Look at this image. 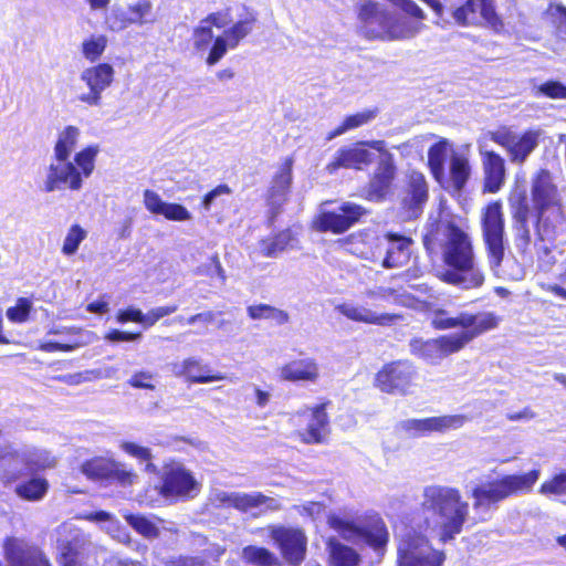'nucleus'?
<instances>
[{
  "mask_svg": "<svg viewBox=\"0 0 566 566\" xmlns=\"http://www.w3.org/2000/svg\"><path fill=\"white\" fill-rule=\"evenodd\" d=\"M421 507L426 522L443 543L460 534L469 515V503L458 489L429 485L423 489Z\"/></svg>",
  "mask_w": 566,
  "mask_h": 566,
  "instance_id": "1",
  "label": "nucleus"
},
{
  "mask_svg": "<svg viewBox=\"0 0 566 566\" xmlns=\"http://www.w3.org/2000/svg\"><path fill=\"white\" fill-rule=\"evenodd\" d=\"M442 244L446 269L438 276L441 281L464 290L481 287L484 274L479 268L470 237L453 223H448Z\"/></svg>",
  "mask_w": 566,
  "mask_h": 566,
  "instance_id": "2",
  "label": "nucleus"
},
{
  "mask_svg": "<svg viewBox=\"0 0 566 566\" xmlns=\"http://www.w3.org/2000/svg\"><path fill=\"white\" fill-rule=\"evenodd\" d=\"M97 154V146H88L76 153L72 160L52 157L51 163L45 168L42 190L46 193L65 189L81 190L83 180L94 171Z\"/></svg>",
  "mask_w": 566,
  "mask_h": 566,
  "instance_id": "3",
  "label": "nucleus"
},
{
  "mask_svg": "<svg viewBox=\"0 0 566 566\" xmlns=\"http://www.w3.org/2000/svg\"><path fill=\"white\" fill-rule=\"evenodd\" d=\"M359 19L363 22L360 31L368 39H410L422 29L421 22L392 15L369 0L361 6Z\"/></svg>",
  "mask_w": 566,
  "mask_h": 566,
  "instance_id": "4",
  "label": "nucleus"
},
{
  "mask_svg": "<svg viewBox=\"0 0 566 566\" xmlns=\"http://www.w3.org/2000/svg\"><path fill=\"white\" fill-rule=\"evenodd\" d=\"M501 318L492 312H481L472 314L469 312H460L455 316H450L446 310H437L433 313L431 324L436 329L444 331L460 327L459 333L443 335V337L462 338L461 350L473 339L480 335L495 329Z\"/></svg>",
  "mask_w": 566,
  "mask_h": 566,
  "instance_id": "5",
  "label": "nucleus"
},
{
  "mask_svg": "<svg viewBox=\"0 0 566 566\" xmlns=\"http://www.w3.org/2000/svg\"><path fill=\"white\" fill-rule=\"evenodd\" d=\"M482 237L490 270L497 276L504 274L502 263L506 256L504 217L500 202L490 203L482 216Z\"/></svg>",
  "mask_w": 566,
  "mask_h": 566,
  "instance_id": "6",
  "label": "nucleus"
},
{
  "mask_svg": "<svg viewBox=\"0 0 566 566\" xmlns=\"http://www.w3.org/2000/svg\"><path fill=\"white\" fill-rule=\"evenodd\" d=\"M446 555L411 527L397 534V566H442Z\"/></svg>",
  "mask_w": 566,
  "mask_h": 566,
  "instance_id": "7",
  "label": "nucleus"
},
{
  "mask_svg": "<svg viewBox=\"0 0 566 566\" xmlns=\"http://www.w3.org/2000/svg\"><path fill=\"white\" fill-rule=\"evenodd\" d=\"M539 475V470H532L522 475H505L500 480L480 484L472 491L474 507L490 506L518 492H528Z\"/></svg>",
  "mask_w": 566,
  "mask_h": 566,
  "instance_id": "8",
  "label": "nucleus"
},
{
  "mask_svg": "<svg viewBox=\"0 0 566 566\" xmlns=\"http://www.w3.org/2000/svg\"><path fill=\"white\" fill-rule=\"evenodd\" d=\"M542 134L541 129H528L520 134L506 126L489 132L490 139L505 149L514 165H523L526 161L539 145Z\"/></svg>",
  "mask_w": 566,
  "mask_h": 566,
  "instance_id": "9",
  "label": "nucleus"
},
{
  "mask_svg": "<svg viewBox=\"0 0 566 566\" xmlns=\"http://www.w3.org/2000/svg\"><path fill=\"white\" fill-rule=\"evenodd\" d=\"M254 533L260 537L271 538L289 564L297 566L304 560L307 538L300 528L269 525L258 528Z\"/></svg>",
  "mask_w": 566,
  "mask_h": 566,
  "instance_id": "10",
  "label": "nucleus"
},
{
  "mask_svg": "<svg viewBox=\"0 0 566 566\" xmlns=\"http://www.w3.org/2000/svg\"><path fill=\"white\" fill-rule=\"evenodd\" d=\"M211 503L217 507H233L241 512L260 510V512L277 511L281 503L275 497L266 496L260 492H228L223 490H214L210 495Z\"/></svg>",
  "mask_w": 566,
  "mask_h": 566,
  "instance_id": "11",
  "label": "nucleus"
},
{
  "mask_svg": "<svg viewBox=\"0 0 566 566\" xmlns=\"http://www.w3.org/2000/svg\"><path fill=\"white\" fill-rule=\"evenodd\" d=\"M354 223V203L326 200L319 203L312 221L318 232L343 233Z\"/></svg>",
  "mask_w": 566,
  "mask_h": 566,
  "instance_id": "12",
  "label": "nucleus"
},
{
  "mask_svg": "<svg viewBox=\"0 0 566 566\" xmlns=\"http://www.w3.org/2000/svg\"><path fill=\"white\" fill-rule=\"evenodd\" d=\"M114 69L108 63H101L84 69L80 78L87 86L88 91L80 94L77 99L92 107L102 105V94L114 81Z\"/></svg>",
  "mask_w": 566,
  "mask_h": 566,
  "instance_id": "13",
  "label": "nucleus"
},
{
  "mask_svg": "<svg viewBox=\"0 0 566 566\" xmlns=\"http://www.w3.org/2000/svg\"><path fill=\"white\" fill-rule=\"evenodd\" d=\"M429 198V186L423 174L412 170L407 175L400 199V209L406 220L418 219Z\"/></svg>",
  "mask_w": 566,
  "mask_h": 566,
  "instance_id": "14",
  "label": "nucleus"
},
{
  "mask_svg": "<svg viewBox=\"0 0 566 566\" xmlns=\"http://www.w3.org/2000/svg\"><path fill=\"white\" fill-rule=\"evenodd\" d=\"M416 376L415 367L407 361H396L385 366L376 376V386L391 395H409Z\"/></svg>",
  "mask_w": 566,
  "mask_h": 566,
  "instance_id": "15",
  "label": "nucleus"
},
{
  "mask_svg": "<svg viewBox=\"0 0 566 566\" xmlns=\"http://www.w3.org/2000/svg\"><path fill=\"white\" fill-rule=\"evenodd\" d=\"M453 18L460 25H489L495 31L502 27L493 0H468L453 11Z\"/></svg>",
  "mask_w": 566,
  "mask_h": 566,
  "instance_id": "16",
  "label": "nucleus"
},
{
  "mask_svg": "<svg viewBox=\"0 0 566 566\" xmlns=\"http://www.w3.org/2000/svg\"><path fill=\"white\" fill-rule=\"evenodd\" d=\"M254 22V17L240 20L226 29L222 34L217 35L206 57V64L208 66L218 64L224 57L228 50L235 49L252 32Z\"/></svg>",
  "mask_w": 566,
  "mask_h": 566,
  "instance_id": "17",
  "label": "nucleus"
},
{
  "mask_svg": "<svg viewBox=\"0 0 566 566\" xmlns=\"http://www.w3.org/2000/svg\"><path fill=\"white\" fill-rule=\"evenodd\" d=\"M199 492V483L181 463L166 465L163 475L164 496L192 497Z\"/></svg>",
  "mask_w": 566,
  "mask_h": 566,
  "instance_id": "18",
  "label": "nucleus"
},
{
  "mask_svg": "<svg viewBox=\"0 0 566 566\" xmlns=\"http://www.w3.org/2000/svg\"><path fill=\"white\" fill-rule=\"evenodd\" d=\"M462 338L443 337L432 339H412L409 344L412 355L426 360L429 364L437 365L444 357L461 350Z\"/></svg>",
  "mask_w": 566,
  "mask_h": 566,
  "instance_id": "19",
  "label": "nucleus"
},
{
  "mask_svg": "<svg viewBox=\"0 0 566 566\" xmlns=\"http://www.w3.org/2000/svg\"><path fill=\"white\" fill-rule=\"evenodd\" d=\"M293 158L286 157L271 179L266 201L273 216L277 214L289 200L293 184Z\"/></svg>",
  "mask_w": 566,
  "mask_h": 566,
  "instance_id": "20",
  "label": "nucleus"
},
{
  "mask_svg": "<svg viewBox=\"0 0 566 566\" xmlns=\"http://www.w3.org/2000/svg\"><path fill=\"white\" fill-rule=\"evenodd\" d=\"M396 176L392 154H385L382 161L377 165L368 185L361 189L360 196L369 201H381L390 190Z\"/></svg>",
  "mask_w": 566,
  "mask_h": 566,
  "instance_id": "21",
  "label": "nucleus"
},
{
  "mask_svg": "<svg viewBox=\"0 0 566 566\" xmlns=\"http://www.w3.org/2000/svg\"><path fill=\"white\" fill-rule=\"evenodd\" d=\"M3 548L9 566H50L43 553L24 539L7 538Z\"/></svg>",
  "mask_w": 566,
  "mask_h": 566,
  "instance_id": "22",
  "label": "nucleus"
},
{
  "mask_svg": "<svg viewBox=\"0 0 566 566\" xmlns=\"http://www.w3.org/2000/svg\"><path fill=\"white\" fill-rule=\"evenodd\" d=\"M359 542L388 544L389 532L379 513L368 510L356 515V544Z\"/></svg>",
  "mask_w": 566,
  "mask_h": 566,
  "instance_id": "23",
  "label": "nucleus"
},
{
  "mask_svg": "<svg viewBox=\"0 0 566 566\" xmlns=\"http://www.w3.org/2000/svg\"><path fill=\"white\" fill-rule=\"evenodd\" d=\"M479 153L481 155L484 174V190L490 193H495L505 182V160L500 154L485 149L482 144L479 145Z\"/></svg>",
  "mask_w": 566,
  "mask_h": 566,
  "instance_id": "24",
  "label": "nucleus"
},
{
  "mask_svg": "<svg viewBox=\"0 0 566 566\" xmlns=\"http://www.w3.org/2000/svg\"><path fill=\"white\" fill-rule=\"evenodd\" d=\"M531 195L534 210L560 205L557 187L548 170L543 169L535 175L532 180Z\"/></svg>",
  "mask_w": 566,
  "mask_h": 566,
  "instance_id": "25",
  "label": "nucleus"
},
{
  "mask_svg": "<svg viewBox=\"0 0 566 566\" xmlns=\"http://www.w3.org/2000/svg\"><path fill=\"white\" fill-rule=\"evenodd\" d=\"M532 209L524 196L512 202L514 240L517 250L525 252L531 244L530 217Z\"/></svg>",
  "mask_w": 566,
  "mask_h": 566,
  "instance_id": "26",
  "label": "nucleus"
},
{
  "mask_svg": "<svg viewBox=\"0 0 566 566\" xmlns=\"http://www.w3.org/2000/svg\"><path fill=\"white\" fill-rule=\"evenodd\" d=\"M564 221L562 205L535 210L536 235L541 241L554 240Z\"/></svg>",
  "mask_w": 566,
  "mask_h": 566,
  "instance_id": "27",
  "label": "nucleus"
},
{
  "mask_svg": "<svg viewBox=\"0 0 566 566\" xmlns=\"http://www.w3.org/2000/svg\"><path fill=\"white\" fill-rule=\"evenodd\" d=\"M300 417L308 421L307 428L303 436V441L306 443H318L327 433L328 420L325 412V405L316 406L315 408H307L302 411Z\"/></svg>",
  "mask_w": 566,
  "mask_h": 566,
  "instance_id": "28",
  "label": "nucleus"
},
{
  "mask_svg": "<svg viewBox=\"0 0 566 566\" xmlns=\"http://www.w3.org/2000/svg\"><path fill=\"white\" fill-rule=\"evenodd\" d=\"M172 371L176 376H186L189 381L196 384H208L226 379L223 374L209 375V367L201 365L200 360L193 357L174 364Z\"/></svg>",
  "mask_w": 566,
  "mask_h": 566,
  "instance_id": "29",
  "label": "nucleus"
},
{
  "mask_svg": "<svg viewBox=\"0 0 566 566\" xmlns=\"http://www.w3.org/2000/svg\"><path fill=\"white\" fill-rule=\"evenodd\" d=\"M318 375V365L313 358L292 360L280 369V377L286 381H315Z\"/></svg>",
  "mask_w": 566,
  "mask_h": 566,
  "instance_id": "30",
  "label": "nucleus"
},
{
  "mask_svg": "<svg viewBox=\"0 0 566 566\" xmlns=\"http://www.w3.org/2000/svg\"><path fill=\"white\" fill-rule=\"evenodd\" d=\"M387 239L389 247L387 248L386 256L382 259L381 264L387 269L399 268L408 261V249L411 244V239L392 233H388Z\"/></svg>",
  "mask_w": 566,
  "mask_h": 566,
  "instance_id": "31",
  "label": "nucleus"
},
{
  "mask_svg": "<svg viewBox=\"0 0 566 566\" xmlns=\"http://www.w3.org/2000/svg\"><path fill=\"white\" fill-rule=\"evenodd\" d=\"M468 418L463 415H444L439 417H429L421 419L422 436L433 432L444 433L449 430L460 429Z\"/></svg>",
  "mask_w": 566,
  "mask_h": 566,
  "instance_id": "32",
  "label": "nucleus"
},
{
  "mask_svg": "<svg viewBox=\"0 0 566 566\" xmlns=\"http://www.w3.org/2000/svg\"><path fill=\"white\" fill-rule=\"evenodd\" d=\"M49 482L42 476H32L27 481H19L14 485V493L18 497L29 502H39L44 499L49 491Z\"/></svg>",
  "mask_w": 566,
  "mask_h": 566,
  "instance_id": "33",
  "label": "nucleus"
},
{
  "mask_svg": "<svg viewBox=\"0 0 566 566\" xmlns=\"http://www.w3.org/2000/svg\"><path fill=\"white\" fill-rule=\"evenodd\" d=\"M385 154L390 153L385 148L384 140L356 142V169H361L374 161L379 165Z\"/></svg>",
  "mask_w": 566,
  "mask_h": 566,
  "instance_id": "34",
  "label": "nucleus"
},
{
  "mask_svg": "<svg viewBox=\"0 0 566 566\" xmlns=\"http://www.w3.org/2000/svg\"><path fill=\"white\" fill-rule=\"evenodd\" d=\"M129 24H155L159 20L158 11L154 8V0H136L127 7Z\"/></svg>",
  "mask_w": 566,
  "mask_h": 566,
  "instance_id": "35",
  "label": "nucleus"
},
{
  "mask_svg": "<svg viewBox=\"0 0 566 566\" xmlns=\"http://www.w3.org/2000/svg\"><path fill=\"white\" fill-rule=\"evenodd\" d=\"M388 544L359 542L356 544V566H376L381 563Z\"/></svg>",
  "mask_w": 566,
  "mask_h": 566,
  "instance_id": "36",
  "label": "nucleus"
},
{
  "mask_svg": "<svg viewBox=\"0 0 566 566\" xmlns=\"http://www.w3.org/2000/svg\"><path fill=\"white\" fill-rule=\"evenodd\" d=\"M81 130L78 127L69 125L64 127L56 137L53 148V157L56 159H70L72 151L75 149Z\"/></svg>",
  "mask_w": 566,
  "mask_h": 566,
  "instance_id": "37",
  "label": "nucleus"
},
{
  "mask_svg": "<svg viewBox=\"0 0 566 566\" xmlns=\"http://www.w3.org/2000/svg\"><path fill=\"white\" fill-rule=\"evenodd\" d=\"M295 241L290 230H284L273 238L263 239L259 243L260 252L266 258H276L280 253L287 248H293Z\"/></svg>",
  "mask_w": 566,
  "mask_h": 566,
  "instance_id": "38",
  "label": "nucleus"
},
{
  "mask_svg": "<svg viewBox=\"0 0 566 566\" xmlns=\"http://www.w3.org/2000/svg\"><path fill=\"white\" fill-rule=\"evenodd\" d=\"M214 39L212 29L200 22L191 33V44L195 53L206 60Z\"/></svg>",
  "mask_w": 566,
  "mask_h": 566,
  "instance_id": "39",
  "label": "nucleus"
},
{
  "mask_svg": "<svg viewBox=\"0 0 566 566\" xmlns=\"http://www.w3.org/2000/svg\"><path fill=\"white\" fill-rule=\"evenodd\" d=\"M113 469L114 460L97 457L85 461L81 472L91 480H101L111 478Z\"/></svg>",
  "mask_w": 566,
  "mask_h": 566,
  "instance_id": "40",
  "label": "nucleus"
},
{
  "mask_svg": "<svg viewBox=\"0 0 566 566\" xmlns=\"http://www.w3.org/2000/svg\"><path fill=\"white\" fill-rule=\"evenodd\" d=\"M470 165L467 157L453 154L450 160V178L455 191H461L470 176Z\"/></svg>",
  "mask_w": 566,
  "mask_h": 566,
  "instance_id": "41",
  "label": "nucleus"
},
{
  "mask_svg": "<svg viewBox=\"0 0 566 566\" xmlns=\"http://www.w3.org/2000/svg\"><path fill=\"white\" fill-rule=\"evenodd\" d=\"M242 558L256 566H277L279 558L269 549L254 545H249L242 551Z\"/></svg>",
  "mask_w": 566,
  "mask_h": 566,
  "instance_id": "42",
  "label": "nucleus"
},
{
  "mask_svg": "<svg viewBox=\"0 0 566 566\" xmlns=\"http://www.w3.org/2000/svg\"><path fill=\"white\" fill-rule=\"evenodd\" d=\"M119 448L129 457L145 463L146 472L157 473V467L151 462L154 457L149 448L130 441H122Z\"/></svg>",
  "mask_w": 566,
  "mask_h": 566,
  "instance_id": "43",
  "label": "nucleus"
},
{
  "mask_svg": "<svg viewBox=\"0 0 566 566\" xmlns=\"http://www.w3.org/2000/svg\"><path fill=\"white\" fill-rule=\"evenodd\" d=\"M447 159V142L432 145L428 151V163L433 177L440 181L444 176V163Z\"/></svg>",
  "mask_w": 566,
  "mask_h": 566,
  "instance_id": "44",
  "label": "nucleus"
},
{
  "mask_svg": "<svg viewBox=\"0 0 566 566\" xmlns=\"http://www.w3.org/2000/svg\"><path fill=\"white\" fill-rule=\"evenodd\" d=\"M124 517L145 538L154 539L159 536V528L150 518L139 514H126Z\"/></svg>",
  "mask_w": 566,
  "mask_h": 566,
  "instance_id": "45",
  "label": "nucleus"
},
{
  "mask_svg": "<svg viewBox=\"0 0 566 566\" xmlns=\"http://www.w3.org/2000/svg\"><path fill=\"white\" fill-rule=\"evenodd\" d=\"M86 237L87 232L80 224L71 226L63 241L62 253L67 256L75 254Z\"/></svg>",
  "mask_w": 566,
  "mask_h": 566,
  "instance_id": "46",
  "label": "nucleus"
},
{
  "mask_svg": "<svg viewBox=\"0 0 566 566\" xmlns=\"http://www.w3.org/2000/svg\"><path fill=\"white\" fill-rule=\"evenodd\" d=\"M114 369L108 367L105 370L95 369V370H86L84 373H76L71 375L60 376L57 379L67 384V385H78L83 381H91L99 378H109L114 374Z\"/></svg>",
  "mask_w": 566,
  "mask_h": 566,
  "instance_id": "47",
  "label": "nucleus"
},
{
  "mask_svg": "<svg viewBox=\"0 0 566 566\" xmlns=\"http://www.w3.org/2000/svg\"><path fill=\"white\" fill-rule=\"evenodd\" d=\"M107 45L105 35L91 36L82 43V53L91 62H95L103 54Z\"/></svg>",
  "mask_w": 566,
  "mask_h": 566,
  "instance_id": "48",
  "label": "nucleus"
},
{
  "mask_svg": "<svg viewBox=\"0 0 566 566\" xmlns=\"http://www.w3.org/2000/svg\"><path fill=\"white\" fill-rule=\"evenodd\" d=\"M329 551L333 566H354V551L352 548L331 541Z\"/></svg>",
  "mask_w": 566,
  "mask_h": 566,
  "instance_id": "49",
  "label": "nucleus"
},
{
  "mask_svg": "<svg viewBox=\"0 0 566 566\" xmlns=\"http://www.w3.org/2000/svg\"><path fill=\"white\" fill-rule=\"evenodd\" d=\"M543 495H566V470L545 481L539 489Z\"/></svg>",
  "mask_w": 566,
  "mask_h": 566,
  "instance_id": "50",
  "label": "nucleus"
},
{
  "mask_svg": "<svg viewBox=\"0 0 566 566\" xmlns=\"http://www.w3.org/2000/svg\"><path fill=\"white\" fill-rule=\"evenodd\" d=\"M157 380V374L148 370H139L134 373L127 382L134 388L155 390Z\"/></svg>",
  "mask_w": 566,
  "mask_h": 566,
  "instance_id": "51",
  "label": "nucleus"
},
{
  "mask_svg": "<svg viewBox=\"0 0 566 566\" xmlns=\"http://www.w3.org/2000/svg\"><path fill=\"white\" fill-rule=\"evenodd\" d=\"M535 95L554 99H566V85L558 81H548L536 87Z\"/></svg>",
  "mask_w": 566,
  "mask_h": 566,
  "instance_id": "52",
  "label": "nucleus"
},
{
  "mask_svg": "<svg viewBox=\"0 0 566 566\" xmlns=\"http://www.w3.org/2000/svg\"><path fill=\"white\" fill-rule=\"evenodd\" d=\"M354 164V148L344 147L339 149L334 158L327 166L326 170L329 174L335 172L338 168H350Z\"/></svg>",
  "mask_w": 566,
  "mask_h": 566,
  "instance_id": "53",
  "label": "nucleus"
},
{
  "mask_svg": "<svg viewBox=\"0 0 566 566\" xmlns=\"http://www.w3.org/2000/svg\"><path fill=\"white\" fill-rule=\"evenodd\" d=\"M31 302L27 298H19L15 306L9 307L7 317L13 323H23L28 319L31 311Z\"/></svg>",
  "mask_w": 566,
  "mask_h": 566,
  "instance_id": "54",
  "label": "nucleus"
},
{
  "mask_svg": "<svg viewBox=\"0 0 566 566\" xmlns=\"http://www.w3.org/2000/svg\"><path fill=\"white\" fill-rule=\"evenodd\" d=\"M111 478L115 479L123 486L133 485L138 480V475L133 470L126 469L123 463L115 460Z\"/></svg>",
  "mask_w": 566,
  "mask_h": 566,
  "instance_id": "55",
  "label": "nucleus"
},
{
  "mask_svg": "<svg viewBox=\"0 0 566 566\" xmlns=\"http://www.w3.org/2000/svg\"><path fill=\"white\" fill-rule=\"evenodd\" d=\"M177 310L178 305L176 304L151 308L144 314V327L154 326L160 318L174 314Z\"/></svg>",
  "mask_w": 566,
  "mask_h": 566,
  "instance_id": "56",
  "label": "nucleus"
},
{
  "mask_svg": "<svg viewBox=\"0 0 566 566\" xmlns=\"http://www.w3.org/2000/svg\"><path fill=\"white\" fill-rule=\"evenodd\" d=\"M396 318H398L397 315L377 314L375 312L367 311V310H363L361 312H358L356 310V321H363L366 323H373V324H379V325H389Z\"/></svg>",
  "mask_w": 566,
  "mask_h": 566,
  "instance_id": "57",
  "label": "nucleus"
},
{
  "mask_svg": "<svg viewBox=\"0 0 566 566\" xmlns=\"http://www.w3.org/2000/svg\"><path fill=\"white\" fill-rule=\"evenodd\" d=\"M395 430L407 437H422L421 419L401 420L396 424Z\"/></svg>",
  "mask_w": 566,
  "mask_h": 566,
  "instance_id": "58",
  "label": "nucleus"
},
{
  "mask_svg": "<svg viewBox=\"0 0 566 566\" xmlns=\"http://www.w3.org/2000/svg\"><path fill=\"white\" fill-rule=\"evenodd\" d=\"M160 214L174 221H185L191 218L190 212L184 206L168 202H166Z\"/></svg>",
  "mask_w": 566,
  "mask_h": 566,
  "instance_id": "59",
  "label": "nucleus"
},
{
  "mask_svg": "<svg viewBox=\"0 0 566 566\" xmlns=\"http://www.w3.org/2000/svg\"><path fill=\"white\" fill-rule=\"evenodd\" d=\"M144 205L151 213L160 214L166 202L160 199L158 193L147 189L144 192Z\"/></svg>",
  "mask_w": 566,
  "mask_h": 566,
  "instance_id": "60",
  "label": "nucleus"
},
{
  "mask_svg": "<svg viewBox=\"0 0 566 566\" xmlns=\"http://www.w3.org/2000/svg\"><path fill=\"white\" fill-rule=\"evenodd\" d=\"M85 518L88 521H92V522L107 523V525L105 526V530L107 533H112V532L116 531L118 527V521L105 511L91 513V514L86 515Z\"/></svg>",
  "mask_w": 566,
  "mask_h": 566,
  "instance_id": "61",
  "label": "nucleus"
},
{
  "mask_svg": "<svg viewBox=\"0 0 566 566\" xmlns=\"http://www.w3.org/2000/svg\"><path fill=\"white\" fill-rule=\"evenodd\" d=\"M205 25H209L210 28L213 25L216 28H224L230 22V14L228 11L226 12H212L208 14L205 19L200 21Z\"/></svg>",
  "mask_w": 566,
  "mask_h": 566,
  "instance_id": "62",
  "label": "nucleus"
},
{
  "mask_svg": "<svg viewBox=\"0 0 566 566\" xmlns=\"http://www.w3.org/2000/svg\"><path fill=\"white\" fill-rule=\"evenodd\" d=\"M116 317L119 323L135 322L144 326V313L138 308L128 307L120 310Z\"/></svg>",
  "mask_w": 566,
  "mask_h": 566,
  "instance_id": "63",
  "label": "nucleus"
},
{
  "mask_svg": "<svg viewBox=\"0 0 566 566\" xmlns=\"http://www.w3.org/2000/svg\"><path fill=\"white\" fill-rule=\"evenodd\" d=\"M271 308H272L271 305L258 304V305L248 306L247 312L251 319H254V321L268 319L269 321Z\"/></svg>",
  "mask_w": 566,
  "mask_h": 566,
  "instance_id": "64",
  "label": "nucleus"
}]
</instances>
